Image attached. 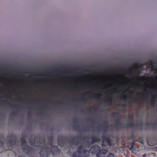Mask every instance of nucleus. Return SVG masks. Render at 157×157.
<instances>
[{"label": "nucleus", "instance_id": "nucleus-1", "mask_svg": "<svg viewBox=\"0 0 157 157\" xmlns=\"http://www.w3.org/2000/svg\"><path fill=\"white\" fill-rule=\"evenodd\" d=\"M89 151L84 148L80 147L78 148V151L73 154L72 157H85L89 155Z\"/></svg>", "mask_w": 157, "mask_h": 157}, {"label": "nucleus", "instance_id": "nucleus-2", "mask_svg": "<svg viewBox=\"0 0 157 157\" xmlns=\"http://www.w3.org/2000/svg\"><path fill=\"white\" fill-rule=\"evenodd\" d=\"M48 149H46L44 151L43 150H42L40 152V154L42 157H46L48 156Z\"/></svg>", "mask_w": 157, "mask_h": 157}, {"label": "nucleus", "instance_id": "nucleus-3", "mask_svg": "<svg viewBox=\"0 0 157 157\" xmlns=\"http://www.w3.org/2000/svg\"><path fill=\"white\" fill-rule=\"evenodd\" d=\"M107 151L105 150H101L97 155L98 157H103L104 155L106 153Z\"/></svg>", "mask_w": 157, "mask_h": 157}, {"label": "nucleus", "instance_id": "nucleus-4", "mask_svg": "<svg viewBox=\"0 0 157 157\" xmlns=\"http://www.w3.org/2000/svg\"><path fill=\"white\" fill-rule=\"evenodd\" d=\"M107 157H114V156L112 154L109 153Z\"/></svg>", "mask_w": 157, "mask_h": 157}, {"label": "nucleus", "instance_id": "nucleus-5", "mask_svg": "<svg viewBox=\"0 0 157 157\" xmlns=\"http://www.w3.org/2000/svg\"><path fill=\"white\" fill-rule=\"evenodd\" d=\"M91 152H92V153H96V152H95V151H92Z\"/></svg>", "mask_w": 157, "mask_h": 157}, {"label": "nucleus", "instance_id": "nucleus-6", "mask_svg": "<svg viewBox=\"0 0 157 157\" xmlns=\"http://www.w3.org/2000/svg\"><path fill=\"white\" fill-rule=\"evenodd\" d=\"M94 147H92L91 148V151L94 148Z\"/></svg>", "mask_w": 157, "mask_h": 157}]
</instances>
